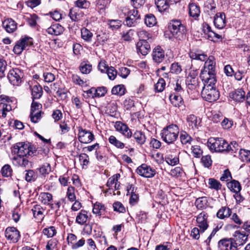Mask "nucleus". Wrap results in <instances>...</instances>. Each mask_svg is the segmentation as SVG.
Segmentation results:
<instances>
[{
  "instance_id": "61",
  "label": "nucleus",
  "mask_w": 250,
  "mask_h": 250,
  "mask_svg": "<svg viewBox=\"0 0 250 250\" xmlns=\"http://www.w3.org/2000/svg\"><path fill=\"white\" fill-rule=\"evenodd\" d=\"M120 174L119 173L116 174L112 177H110L108 179L107 182L106 183L107 187L109 188L111 187L113 184H115L116 181H118V179L120 178Z\"/></svg>"
},
{
  "instance_id": "5",
  "label": "nucleus",
  "mask_w": 250,
  "mask_h": 250,
  "mask_svg": "<svg viewBox=\"0 0 250 250\" xmlns=\"http://www.w3.org/2000/svg\"><path fill=\"white\" fill-rule=\"evenodd\" d=\"M169 29L175 39L183 40L186 37V27L180 21H172L169 25Z\"/></svg>"
},
{
  "instance_id": "32",
  "label": "nucleus",
  "mask_w": 250,
  "mask_h": 250,
  "mask_svg": "<svg viewBox=\"0 0 250 250\" xmlns=\"http://www.w3.org/2000/svg\"><path fill=\"white\" fill-rule=\"evenodd\" d=\"M25 179L27 182H34L38 178V174L33 170H25Z\"/></svg>"
},
{
  "instance_id": "19",
  "label": "nucleus",
  "mask_w": 250,
  "mask_h": 250,
  "mask_svg": "<svg viewBox=\"0 0 250 250\" xmlns=\"http://www.w3.org/2000/svg\"><path fill=\"white\" fill-rule=\"evenodd\" d=\"M2 26L8 33H13L17 29V23L12 19H7L2 22Z\"/></svg>"
},
{
  "instance_id": "58",
  "label": "nucleus",
  "mask_w": 250,
  "mask_h": 250,
  "mask_svg": "<svg viewBox=\"0 0 250 250\" xmlns=\"http://www.w3.org/2000/svg\"><path fill=\"white\" fill-rule=\"evenodd\" d=\"M228 149L226 150L227 152H230L232 153H236L237 151L239 149L238 144L236 142H232L229 144Z\"/></svg>"
},
{
  "instance_id": "1",
  "label": "nucleus",
  "mask_w": 250,
  "mask_h": 250,
  "mask_svg": "<svg viewBox=\"0 0 250 250\" xmlns=\"http://www.w3.org/2000/svg\"><path fill=\"white\" fill-rule=\"evenodd\" d=\"M189 56L193 60L205 61L207 59L205 63L204 69L201 71L200 73V77L201 79L203 74H205V73L208 74V77L207 78L208 79L212 78L216 79L215 73V62L214 57L211 56L208 58L207 55L204 53H201L199 51H190L189 53Z\"/></svg>"
},
{
  "instance_id": "56",
  "label": "nucleus",
  "mask_w": 250,
  "mask_h": 250,
  "mask_svg": "<svg viewBox=\"0 0 250 250\" xmlns=\"http://www.w3.org/2000/svg\"><path fill=\"white\" fill-rule=\"evenodd\" d=\"M201 162L206 167H209L211 166L212 160L209 155L203 156L201 159Z\"/></svg>"
},
{
  "instance_id": "40",
  "label": "nucleus",
  "mask_w": 250,
  "mask_h": 250,
  "mask_svg": "<svg viewBox=\"0 0 250 250\" xmlns=\"http://www.w3.org/2000/svg\"><path fill=\"white\" fill-rule=\"evenodd\" d=\"M109 142L118 148L122 149L125 147V144L117 140L114 136H110L108 139Z\"/></svg>"
},
{
  "instance_id": "9",
  "label": "nucleus",
  "mask_w": 250,
  "mask_h": 250,
  "mask_svg": "<svg viewBox=\"0 0 250 250\" xmlns=\"http://www.w3.org/2000/svg\"><path fill=\"white\" fill-rule=\"evenodd\" d=\"M78 139L82 143L88 144L91 143L94 139V135L89 130L83 129L79 127L78 130Z\"/></svg>"
},
{
  "instance_id": "24",
  "label": "nucleus",
  "mask_w": 250,
  "mask_h": 250,
  "mask_svg": "<svg viewBox=\"0 0 250 250\" xmlns=\"http://www.w3.org/2000/svg\"><path fill=\"white\" fill-rule=\"evenodd\" d=\"M26 156H19L17 154L13 159V164L17 166H26L28 164V160L26 158Z\"/></svg>"
},
{
  "instance_id": "2",
  "label": "nucleus",
  "mask_w": 250,
  "mask_h": 250,
  "mask_svg": "<svg viewBox=\"0 0 250 250\" xmlns=\"http://www.w3.org/2000/svg\"><path fill=\"white\" fill-rule=\"evenodd\" d=\"M208 74H203L202 81L204 83L201 95L203 98L210 102L217 100L219 97V92L215 88L216 79H208Z\"/></svg>"
},
{
  "instance_id": "30",
  "label": "nucleus",
  "mask_w": 250,
  "mask_h": 250,
  "mask_svg": "<svg viewBox=\"0 0 250 250\" xmlns=\"http://www.w3.org/2000/svg\"><path fill=\"white\" fill-rule=\"evenodd\" d=\"M228 188L234 192H239L241 189L240 184L236 180H232L227 184Z\"/></svg>"
},
{
  "instance_id": "18",
  "label": "nucleus",
  "mask_w": 250,
  "mask_h": 250,
  "mask_svg": "<svg viewBox=\"0 0 250 250\" xmlns=\"http://www.w3.org/2000/svg\"><path fill=\"white\" fill-rule=\"evenodd\" d=\"M136 188L133 185H129L127 187V195L130 194L129 202L131 205L135 204L139 199L138 194L136 193Z\"/></svg>"
},
{
  "instance_id": "64",
  "label": "nucleus",
  "mask_w": 250,
  "mask_h": 250,
  "mask_svg": "<svg viewBox=\"0 0 250 250\" xmlns=\"http://www.w3.org/2000/svg\"><path fill=\"white\" fill-rule=\"evenodd\" d=\"M108 77L110 80H114L117 75V71L113 67H110L107 68L106 71Z\"/></svg>"
},
{
  "instance_id": "59",
  "label": "nucleus",
  "mask_w": 250,
  "mask_h": 250,
  "mask_svg": "<svg viewBox=\"0 0 250 250\" xmlns=\"http://www.w3.org/2000/svg\"><path fill=\"white\" fill-rule=\"evenodd\" d=\"M221 125L224 129H229L233 125V121L227 118H224L221 122Z\"/></svg>"
},
{
  "instance_id": "7",
  "label": "nucleus",
  "mask_w": 250,
  "mask_h": 250,
  "mask_svg": "<svg viewBox=\"0 0 250 250\" xmlns=\"http://www.w3.org/2000/svg\"><path fill=\"white\" fill-rule=\"evenodd\" d=\"M32 44V38L25 36L16 42L13 51L15 54L20 55L24 50Z\"/></svg>"
},
{
  "instance_id": "63",
  "label": "nucleus",
  "mask_w": 250,
  "mask_h": 250,
  "mask_svg": "<svg viewBox=\"0 0 250 250\" xmlns=\"http://www.w3.org/2000/svg\"><path fill=\"white\" fill-rule=\"evenodd\" d=\"M75 4L79 8L86 9L89 6L90 3L86 0H78L75 2Z\"/></svg>"
},
{
  "instance_id": "36",
  "label": "nucleus",
  "mask_w": 250,
  "mask_h": 250,
  "mask_svg": "<svg viewBox=\"0 0 250 250\" xmlns=\"http://www.w3.org/2000/svg\"><path fill=\"white\" fill-rule=\"evenodd\" d=\"M240 159L244 162H250V151L240 149L239 151Z\"/></svg>"
},
{
  "instance_id": "8",
  "label": "nucleus",
  "mask_w": 250,
  "mask_h": 250,
  "mask_svg": "<svg viewBox=\"0 0 250 250\" xmlns=\"http://www.w3.org/2000/svg\"><path fill=\"white\" fill-rule=\"evenodd\" d=\"M23 76L22 70L18 68H15L9 71L7 78L11 84L14 85H18L21 82V79Z\"/></svg>"
},
{
  "instance_id": "29",
  "label": "nucleus",
  "mask_w": 250,
  "mask_h": 250,
  "mask_svg": "<svg viewBox=\"0 0 250 250\" xmlns=\"http://www.w3.org/2000/svg\"><path fill=\"white\" fill-rule=\"evenodd\" d=\"M8 98L7 97H6V96L4 97L2 99V100H5L6 102V103H4L1 102L0 104V106L1 107V110H2V116L3 117H6V112L10 111V110H12L11 105L10 104H9L8 103H8Z\"/></svg>"
},
{
  "instance_id": "34",
  "label": "nucleus",
  "mask_w": 250,
  "mask_h": 250,
  "mask_svg": "<svg viewBox=\"0 0 250 250\" xmlns=\"http://www.w3.org/2000/svg\"><path fill=\"white\" fill-rule=\"evenodd\" d=\"M133 136L136 142L140 145H143L146 142L145 135L144 133L140 131H135Z\"/></svg>"
},
{
  "instance_id": "62",
  "label": "nucleus",
  "mask_w": 250,
  "mask_h": 250,
  "mask_svg": "<svg viewBox=\"0 0 250 250\" xmlns=\"http://www.w3.org/2000/svg\"><path fill=\"white\" fill-rule=\"evenodd\" d=\"M96 88L92 87L89 89L88 90H87L86 91L83 92V96L84 97L87 98H94V97H97V95H96Z\"/></svg>"
},
{
  "instance_id": "39",
  "label": "nucleus",
  "mask_w": 250,
  "mask_h": 250,
  "mask_svg": "<svg viewBox=\"0 0 250 250\" xmlns=\"http://www.w3.org/2000/svg\"><path fill=\"white\" fill-rule=\"evenodd\" d=\"M187 122L188 123V125L191 126L192 128L196 127L197 128L199 124V122L197 120V118L194 115H189L187 119Z\"/></svg>"
},
{
  "instance_id": "50",
  "label": "nucleus",
  "mask_w": 250,
  "mask_h": 250,
  "mask_svg": "<svg viewBox=\"0 0 250 250\" xmlns=\"http://www.w3.org/2000/svg\"><path fill=\"white\" fill-rule=\"evenodd\" d=\"M165 81L164 79L160 78L156 84H155V89L158 92H162L165 89Z\"/></svg>"
},
{
  "instance_id": "51",
  "label": "nucleus",
  "mask_w": 250,
  "mask_h": 250,
  "mask_svg": "<svg viewBox=\"0 0 250 250\" xmlns=\"http://www.w3.org/2000/svg\"><path fill=\"white\" fill-rule=\"evenodd\" d=\"M77 8H71L70 10L69 16L72 21H76L80 20V14L77 13Z\"/></svg>"
},
{
  "instance_id": "17",
  "label": "nucleus",
  "mask_w": 250,
  "mask_h": 250,
  "mask_svg": "<svg viewBox=\"0 0 250 250\" xmlns=\"http://www.w3.org/2000/svg\"><path fill=\"white\" fill-rule=\"evenodd\" d=\"M248 236L244 232H240L239 231H236L234 234V240L235 241V245H236V248L238 246H242L245 244L247 241Z\"/></svg>"
},
{
  "instance_id": "13",
  "label": "nucleus",
  "mask_w": 250,
  "mask_h": 250,
  "mask_svg": "<svg viewBox=\"0 0 250 250\" xmlns=\"http://www.w3.org/2000/svg\"><path fill=\"white\" fill-rule=\"evenodd\" d=\"M208 217L207 213L205 211H202L197 216V226L201 229V232H204L208 227Z\"/></svg>"
},
{
  "instance_id": "20",
  "label": "nucleus",
  "mask_w": 250,
  "mask_h": 250,
  "mask_svg": "<svg viewBox=\"0 0 250 250\" xmlns=\"http://www.w3.org/2000/svg\"><path fill=\"white\" fill-rule=\"evenodd\" d=\"M63 27L59 23H56L52 25L46 30V32L48 34L56 36L61 35L63 33Z\"/></svg>"
},
{
  "instance_id": "57",
  "label": "nucleus",
  "mask_w": 250,
  "mask_h": 250,
  "mask_svg": "<svg viewBox=\"0 0 250 250\" xmlns=\"http://www.w3.org/2000/svg\"><path fill=\"white\" fill-rule=\"evenodd\" d=\"M42 113V112L41 110L37 111L35 112L30 113V117L31 121L34 123H37L38 120L41 118Z\"/></svg>"
},
{
  "instance_id": "23",
  "label": "nucleus",
  "mask_w": 250,
  "mask_h": 250,
  "mask_svg": "<svg viewBox=\"0 0 250 250\" xmlns=\"http://www.w3.org/2000/svg\"><path fill=\"white\" fill-rule=\"evenodd\" d=\"M231 213V209L227 207H222L217 212L216 216L219 219H224L229 217Z\"/></svg>"
},
{
  "instance_id": "22",
  "label": "nucleus",
  "mask_w": 250,
  "mask_h": 250,
  "mask_svg": "<svg viewBox=\"0 0 250 250\" xmlns=\"http://www.w3.org/2000/svg\"><path fill=\"white\" fill-rule=\"evenodd\" d=\"M245 95V93L244 91H243L241 89H238L236 90L235 91L232 92L230 94L229 96L233 100H234L236 102H241L244 100Z\"/></svg>"
},
{
  "instance_id": "6",
  "label": "nucleus",
  "mask_w": 250,
  "mask_h": 250,
  "mask_svg": "<svg viewBox=\"0 0 250 250\" xmlns=\"http://www.w3.org/2000/svg\"><path fill=\"white\" fill-rule=\"evenodd\" d=\"M208 146L211 151L223 152L228 149L229 144L222 138H210L208 140Z\"/></svg>"
},
{
  "instance_id": "60",
  "label": "nucleus",
  "mask_w": 250,
  "mask_h": 250,
  "mask_svg": "<svg viewBox=\"0 0 250 250\" xmlns=\"http://www.w3.org/2000/svg\"><path fill=\"white\" fill-rule=\"evenodd\" d=\"M43 233L48 237H53L56 233V229L54 227H50L48 228H45L43 229Z\"/></svg>"
},
{
  "instance_id": "10",
  "label": "nucleus",
  "mask_w": 250,
  "mask_h": 250,
  "mask_svg": "<svg viewBox=\"0 0 250 250\" xmlns=\"http://www.w3.org/2000/svg\"><path fill=\"white\" fill-rule=\"evenodd\" d=\"M218 247L219 250H237L233 238H224L220 240L218 243Z\"/></svg>"
},
{
  "instance_id": "11",
  "label": "nucleus",
  "mask_w": 250,
  "mask_h": 250,
  "mask_svg": "<svg viewBox=\"0 0 250 250\" xmlns=\"http://www.w3.org/2000/svg\"><path fill=\"white\" fill-rule=\"evenodd\" d=\"M136 172L140 175L146 178H151L156 174L154 169L145 164L137 168Z\"/></svg>"
},
{
  "instance_id": "15",
  "label": "nucleus",
  "mask_w": 250,
  "mask_h": 250,
  "mask_svg": "<svg viewBox=\"0 0 250 250\" xmlns=\"http://www.w3.org/2000/svg\"><path fill=\"white\" fill-rule=\"evenodd\" d=\"M214 24L218 29L223 28L226 25V16L224 13H217L214 19Z\"/></svg>"
},
{
  "instance_id": "43",
  "label": "nucleus",
  "mask_w": 250,
  "mask_h": 250,
  "mask_svg": "<svg viewBox=\"0 0 250 250\" xmlns=\"http://www.w3.org/2000/svg\"><path fill=\"white\" fill-rule=\"evenodd\" d=\"M82 38L86 42H90L93 34L87 29L83 28L81 29Z\"/></svg>"
},
{
  "instance_id": "14",
  "label": "nucleus",
  "mask_w": 250,
  "mask_h": 250,
  "mask_svg": "<svg viewBox=\"0 0 250 250\" xmlns=\"http://www.w3.org/2000/svg\"><path fill=\"white\" fill-rule=\"evenodd\" d=\"M137 52L146 56L150 51V45L147 41L145 40H140L136 44Z\"/></svg>"
},
{
  "instance_id": "55",
  "label": "nucleus",
  "mask_w": 250,
  "mask_h": 250,
  "mask_svg": "<svg viewBox=\"0 0 250 250\" xmlns=\"http://www.w3.org/2000/svg\"><path fill=\"white\" fill-rule=\"evenodd\" d=\"M39 170L42 175L45 176L51 171L50 166L49 164H44L39 168Z\"/></svg>"
},
{
  "instance_id": "44",
  "label": "nucleus",
  "mask_w": 250,
  "mask_h": 250,
  "mask_svg": "<svg viewBox=\"0 0 250 250\" xmlns=\"http://www.w3.org/2000/svg\"><path fill=\"white\" fill-rule=\"evenodd\" d=\"M180 138L182 144H190L192 141L191 137L185 131H182L180 133Z\"/></svg>"
},
{
  "instance_id": "27",
  "label": "nucleus",
  "mask_w": 250,
  "mask_h": 250,
  "mask_svg": "<svg viewBox=\"0 0 250 250\" xmlns=\"http://www.w3.org/2000/svg\"><path fill=\"white\" fill-rule=\"evenodd\" d=\"M122 11L125 16H129L131 19H139V18L138 10L134 8L130 10L126 7H124Z\"/></svg>"
},
{
  "instance_id": "3",
  "label": "nucleus",
  "mask_w": 250,
  "mask_h": 250,
  "mask_svg": "<svg viewBox=\"0 0 250 250\" xmlns=\"http://www.w3.org/2000/svg\"><path fill=\"white\" fill-rule=\"evenodd\" d=\"M12 151L19 156L36 155L40 153L41 154H46L45 150H36L29 143L23 142L15 144L13 146Z\"/></svg>"
},
{
  "instance_id": "33",
  "label": "nucleus",
  "mask_w": 250,
  "mask_h": 250,
  "mask_svg": "<svg viewBox=\"0 0 250 250\" xmlns=\"http://www.w3.org/2000/svg\"><path fill=\"white\" fill-rule=\"evenodd\" d=\"M208 200L206 197H201L196 200L195 204L198 209H203L207 206Z\"/></svg>"
},
{
  "instance_id": "4",
  "label": "nucleus",
  "mask_w": 250,
  "mask_h": 250,
  "mask_svg": "<svg viewBox=\"0 0 250 250\" xmlns=\"http://www.w3.org/2000/svg\"><path fill=\"white\" fill-rule=\"evenodd\" d=\"M179 132L178 126L176 125L172 124L163 129L162 137L165 142L171 144L176 140Z\"/></svg>"
},
{
  "instance_id": "26",
  "label": "nucleus",
  "mask_w": 250,
  "mask_h": 250,
  "mask_svg": "<svg viewBox=\"0 0 250 250\" xmlns=\"http://www.w3.org/2000/svg\"><path fill=\"white\" fill-rule=\"evenodd\" d=\"M190 16L196 19L200 15V9L198 5L195 3H190L188 5Z\"/></svg>"
},
{
  "instance_id": "12",
  "label": "nucleus",
  "mask_w": 250,
  "mask_h": 250,
  "mask_svg": "<svg viewBox=\"0 0 250 250\" xmlns=\"http://www.w3.org/2000/svg\"><path fill=\"white\" fill-rule=\"evenodd\" d=\"M6 238L13 243L17 242L20 237V232L13 227H8L5 231Z\"/></svg>"
},
{
  "instance_id": "47",
  "label": "nucleus",
  "mask_w": 250,
  "mask_h": 250,
  "mask_svg": "<svg viewBox=\"0 0 250 250\" xmlns=\"http://www.w3.org/2000/svg\"><path fill=\"white\" fill-rule=\"evenodd\" d=\"M80 70L83 74H89L92 70V65L90 64H87L83 62L81 64L80 67Z\"/></svg>"
},
{
  "instance_id": "52",
  "label": "nucleus",
  "mask_w": 250,
  "mask_h": 250,
  "mask_svg": "<svg viewBox=\"0 0 250 250\" xmlns=\"http://www.w3.org/2000/svg\"><path fill=\"white\" fill-rule=\"evenodd\" d=\"M182 69L181 65L178 62H174L170 66V72L176 74H180Z\"/></svg>"
},
{
  "instance_id": "49",
  "label": "nucleus",
  "mask_w": 250,
  "mask_h": 250,
  "mask_svg": "<svg viewBox=\"0 0 250 250\" xmlns=\"http://www.w3.org/2000/svg\"><path fill=\"white\" fill-rule=\"evenodd\" d=\"M108 25L113 30L119 29L122 25V21L120 20H112L109 21Z\"/></svg>"
},
{
  "instance_id": "35",
  "label": "nucleus",
  "mask_w": 250,
  "mask_h": 250,
  "mask_svg": "<svg viewBox=\"0 0 250 250\" xmlns=\"http://www.w3.org/2000/svg\"><path fill=\"white\" fill-rule=\"evenodd\" d=\"M105 208L104 205L99 202H96L93 206L92 212L94 214L101 216L102 212L105 210Z\"/></svg>"
},
{
  "instance_id": "45",
  "label": "nucleus",
  "mask_w": 250,
  "mask_h": 250,
  "mask_svg": "<svg viewBox=\"0 0 250 250\" xmlns=\"http://www.w3.org/2000/svg\"><path fill=\"white\" fill-rule=\"evenodd\" d=\"M145 21L146 25L149 27L153 26L156 23V18L152 14L146 15Z\"/></svg>"
},
{
  "instance_id": "46",
  "label": "nucleus",
  "mask_w": 250,
  "mask_h": 250,
  "mask_svg": "<svg viewBox=\"0 0 250 250\" xmlns=\"http://www.w3.org/2000/svg\"><path fill=\"white\" fill-rule=\"evenodd\" d=\"M208 185L210 188L217 190L221 189L222 186L218 181L212 178L209 179Z\"/></svg>"
},
{
  "instance_id": "53",
  "label": "nucleus",
  "mask_w": 250,
  "mask_h": 250,
  "mask_svg": "<svg viewBox=\"0 0 250 250\" xmlns=\"http://www.w3.org/2000/svg\"><path fill=\"white\" fill-rule=\"evenodd\" d=\"M12 170L9 165H4L1 168V172L4 177H8L11 175Z\"/></svg>"
},
{
  "instance_id": "25",
  "label": "nucleus",
  "mask_w": 250,
  "mask_h": 250,
  "mask_svg": "<svg viewBox=\"0 0 250 250\" xmlns=\"http://www.w3.org/2000/svg\"><path fill=\"white\" fill-rule=\"evenodd\" d=\"M31 210L34 217L36 218L37 220L39 221L42 220L44 216L43 214L44 209L40 205H36L34 206Z\"/></svg>"
},
{
  "instance_id": "48",
  "label": "nucleus",
  "mask_w": 250,
  "mask_h": 250,
  "mask_svg": "<svg viewBox=\"0 0 250 250\" xmlns=\"http://www.w3.org/2000/svg\"><path fill=\"white\" fill-rule=\"evenodd\" d=\"M66 196L69 200L73 202L76 200V195L75 194V188L73 187H69L67 188Z\"/></svg>"
},
{
  "instance_id": "37",
  "label": "nucleus",
  "mask_w": 250,
  "mask_h": 250,
  "mask_svg": "<svg viewBox=\"0 0 250 250\" xmlns=\"http://www.w3.org/2000/svg\"><path fill=\"white\" fill-rule=\"evenodd\" d=\"M39 199L44 204H48L52 200V195L48 192L41 193L39 196Z\"/></svg>"
},
{
  "instance_id": "54",
  "label": "nucleus",
  "mask_w": 250,
  "mask_h": 250,
  "mask_svg": "<svg viewBox=\"0 0 250 250\" xmlns=\"http://www.w3.org/2000/svg\"><path fill=\"white\" fill-rule=\"evenodd\" d=\"M79 160L82 165L83 168L86 167L89 163V156L85 153H82L79 155Z\"/></svg>"
},
{
  "instance_id": "38",
  "label": "nucleus",
  "mask_w": 250,
  "mask_h": 250,
  "mask_svg": "<svg viewBox=\"0 0 250 250\" xmlns=\"http://www.w3.org/2000/svg\"><path fill=\"white\" fill-rule=\"evenodd\" d=\"M125 88L124 85L119 84L114 86L111 90L112 94L122 96L125 93Z\"/></svg>"
},
{
  "instance_id": "42",
  "label": "nucleus",
  "mask_w": 250,
  "mask_h": 250,
  "mask_svg": "<svg viewBox=\"0 0 250 250\" xmlns=\"http://www.w3.org/2000/svg\"><path fill=\"white\" fill-rule=\"evenodd\" d=\"M109 3V0H97L96 1V6L100 10H104Z\"/></svg>"
},
{
  "instance_id": "16",
  "label": "nucleus",
  "mask_w": 250,
  "mask_h": 250,
  "mask_svg": "<svg viewBox=\"0 0 250 250\" xmlns=\"http://www.w3.org/2000/svg\"><path fill=\"white\" fill-rule=\"evenodd\" d=\"M152 57L155 62L159 63L162 62L165 58V52L160 46H157L153 49Z\"/></svg>"
},
{
  "instance_id": "28",
  "label": "nucleus",
  "mask_w": 250,
  "mask_h": 250,
  "mask_svg": "<svg viewBox=\"0 0 250 250\" xmlns=\"http://www.w3.org/2000/svg\"><path fill=\"white\" fill-rule=\"evenodd\" d=\"M31 92L33 100L39 99L42 94V89L40 85H35L31 88Z\"/></svg>"
},
{
  "instance_id": "21",
  "label": "nucleus",
  "mask_w": 250,
  "mask_h": 250,
  "mask_svg": "<svg viewBox=\"0 0 250 250\" xmlns=\"http://www.w3.org/2000/svg\"><path fill=\"white\" fill-rule=\"evenodd\" d=\"M87 214L88 212L85 210H81L76 216V222L80 225L85 224L88 219Z\"/></svg>"
},
{
  "instance_id": "31",
  "label": "nucleus",
  "mask_w": 250,
  "mask_h": 250,
  "mask_svg": "<svg viewBox=\"0 0 250 250\" xmlns=\"http://www.w3.org/2000/svg\"><path fill=\"white\" fill-rule=\"evenodd\" d=\"M169 98L174 106L179 107L182 104L183 99L180 95L172 94L169 96Z\"/></svg>"
},
{
  "instance_id": "41",
  "label": "nucleus",
  "mask_w": 250,
  "mask_h": 250,
  "mask_svg": "<svg viewBox=\"0 0 250 250\" xmlns=\"http://www.w3.org/2000/svg\"><path fill=\"white\" fill-rule=\"evenodd\" d=\"M165 161L169 165L174 166L179 163V159L178 157L168 155L165 157Z\"/></svg>"
}]
</instances>
